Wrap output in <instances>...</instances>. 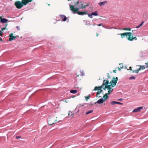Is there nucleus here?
<instances>
[{
	"label": "nucleus",
	"mask_w": 148,
	"mask_h": 148,
	"mask_svg": "<svg viewBox=\"0 0 148 148\" xmlns=\"http://www.w3.org/2000/svg\"><path fill=\"white\" fill-rule=\"evenodd\" d=\"M29 2H31L33 0H28Z\"/></svg>",
	"instance_id": "nucleus-41"
},
{
	"label": "nucleus",
	"mask_w": 148,
	"mask_h": 148,
	"mask_svg": "<svg viewBox=\"0 0 148 148\" xmlns=\"http://www.w3.org/2000/svg\"><path fill=\"white\" fill-rule=\"evenodd\" d=\"M16 137L17 139H19V138H21L20 136H16Z\"/></svg>",
	"instance_id": "nucleus-39"
},
{
	"label": "nucleus",
	"mask_w": 148,
	"mask_h": 148,
	"mask_svg": "<svg viewBox=\"0 0 148 148\" xmlns=\"http://www.w3.org/2000/svg\"><path fill=\"white\" fill-rule=\"evenodd\" d=\"M124 36H126V37L127 38V39L130 41H132L133 40V34L132 33L130 32H126L124 33L123 34Z\"/></svg>",
	"instance_id": "nucleus-5"
},
{
	"label": "nucleus",
	"mask_w": 148,
	"mask_h": 148,
	"mask_svg": "<svg viewBox=\"0 0 148 148\" xmlns=\"http://www.w3.org/2000/svg\"><path fill=\"white\" fill-rule=\"evenodd\" d=\"M96 25V24L95 23H94V24H93V25L94 26Z\"/></svg>",
	"instance_id": "nucleus-44"
},
{
	"label": "nucleus",
	"mask_w": 148,
	"mask_h": 148,
	"mask_svg": "<svg viewBox=\"0 0 148 148\" xmlns=\"http://www.w3.org/2000/svg\"><path fill=\"white\" fill-rule=\"evenodd\" d=\"M92 14L93 15L95 16H97L98 15V12L97 11L92 12Z\"/></svg>",
	"instance_id": "nucleus-16"
},
{
	"label": "nucleus",
	"mask_w": 148,
	"mask_h": 148,
	"mask_svg": "<svg viewBox=\"0 0 148 148\" xmlns=\"http://www.w3.org/2000/svg\"><path fill=\"white\" fill-rule=\"evenodd\" d=\"M121 68V69L122 68H123V65L122 64H119Z\"/></svg>",
	"instance_id": "nucleus-30"
},
{
	"label": "nucleus",
	"mask_w": 148,
	"mask_h": 148,
	"mask_svg": "<svg viewBox=\"0 0 148 148\" xmlns=\"http://www.w3.org/2000/svg\"><path fill=\"white\" fill-rule=\"evenodd\" d=\"M113 72L114 73H116V71L115 70H114L113 71Z\"/></svg>",
	"instance_id": "nucleus-43"
},
{
	"label": "nucleus",
	"mask_w": 148,
	"mask_h": 148,
	"mask_svg": "<svg viewBox=\"0 0 148 148\" xmlns=\"http://www.w3.org/2000/svg\"><path fill=\"white\" fill-rule=\"evenodd\" d=\"M97 88H103L104 90H106V88H107L108 90V93H107L108 95L110 94L113 90V89H112V88L110 87V86L109 85H108V84H102L100 87H97Z\"/></svg>",
	"instance_id": "nucleus-3"
},
{
	"label": "nucleus",
	"mask_w": 148,
	"mask_h": 148,
	"mask_svg": "<svg viewBox=\"0 0 148 148\" xmlns=\"http://www.w3.org/2000/svg\"><path fill=\"white\" fill-rule=\"evenodd\" d=\"M143 109V107H139L137 108L134 109L132 111L133 112H140Z\"/></svg>",
	"instance_id": "nucleus-10"
},
{
	"label": "nucleus",
	"mask_w": 148,
	"mask_h": 148,
	"mask_svg": "<svg viewBox=\"0 0 148 148\" xmlns=\"http://www.w3.org/2000/svg\"><path fill=\"white\" fill-rule=\"evenodd\" d=\"M97 25V26H102L103 27H104V26H103V25H102V24L101 23H100V24H98Z\"/></svg>",
	"instance_id": "nucleus-31"
},
{
	"label": "nucleus",
	"mask_w": 148,
	"mask_h": 148,
	"mask_svg": "<svg viewBox=\"0 0 148 148\" xmlns=\"http://www.w3.org/2000/svg\"><path fill=\"white\" fill-rule=\"evenodd\" d=\"M117 104H120V105H122V104H123V103H120V102H117Z\"/></svg>",
	"instance_id": "nucleus-36"
},
{
	"label": "nucleus",
	"mask_w": 148,
	"mask_h": 148,
	"mask_svg": "<svg viewBox=\"0 0 148 148\" xmlns=\"http://www.w3.org/2000/svg\"><path fill=\"white\" fill-rule=\"evenodd\" d=\"M144 23V21H142L141 22V23H140V25H139L138 26L136 27L135 28H136V29H137V28H139Z\"/></svg>",
	"instance_id": "nucleus-18"
},
{
	"label": "nucleus",
	"mask_w": 148,
	"mask_h": 148,
	"mask_svg": "<svg viewBox=\"0 0 148 148\" xmlns=\"http://www.w3.org/2000/svg\"><path fill=\"white\" fill-rule=\"evenodd\" d=\"M123 34H124V33H121V34H120V35H121V38H123V37H124V36H123Z\"/></svg>",
	"instance_id": "nucleus-33"
},
{
	"label": "nucleus",
	"mask_w": 148,
	"mask_h": 148,
	"mask_svg": "<svg viewBox=\"0 0 148 148\" xmlns=\"http://www.w3.org/2000/svg\"><path fill=\"white\" fill-rule=\"evenodd\" d=\"M52 78V77H50V78Z\"/></svg>",
	"instance_id": "nucleus-51"
},
{
	"label": "nucleus",
	"mask_w": 148,
	"mask_h": 148,
	"mask_svg": "<svg viewBox=\"0 0 148 148\" xmlns=\"http://www.w3.org/2000/svg\"><path fill=\"white\" fill-rule=\"evenodd\" d=\"M145 66H146V68H148V63L147 62L145 64Z\"/></svg>",
	"instance_id": "nucleus-34"
},
{
	"label": "nucleus",
	"mask_w": 148,
	"mask_h": 148,
	"mask_svg": "<svg viewBox=\"0 0 148 148\" xmlns=\"http://www.w3.org/2000/svg\"><path fill=\"white\" fill-rule=\"evenodd\" d=\"M90 97V96L88 95V96H85V98L86 99H89Z\"/></svg>",
	"instance_id": "nucleus-29"
},
{
	"label": "nucleus",
	"mask_w": 148,
	"mask_h": 148,
	"mask_svg": "<svg viewBox=\"0 0 148 148\" xmlns=\"http://www.w3.org/2000/svg\"><path fill=\"white\" fill-rule=\"evenodd\" d=\"M118 68L119 70L120 71L121 70V69H120V68H119L118 67Z\"/></svg>",
	"instance_id": "nucleus-46"
},
{
	"label": "nucleus",
	"mask_w": 148,
	"mask_h": 148,
	"mask_svg": "<svg viewBox=\"0 0 148 148\" xmlns=\"http://www.w3.org/2000/svg\"><path fill=\"white\" fill-rule=\"evenodd\" d=\"M16 28L18 30H20V27L18 26H17L16 27Z\"/></svg>",
	"instance_id": "nucleus-32"
},
{
	"label": "nucleus",
	"mask_w": 148,
	"mask_h": 148,
	"mask_svg": "<svg viewBox=\"0 0 148 148\" xmlns=\"http://www.w3.org/2000/svg\"><path fill=\"white\" fill-rule=\"evenodd\" d=\"M117 102L116 101H112L111 102V104L112 105H114L116 104H117Z\"/></svg>",
	"instance_id": "nucleus-23"
},
{
	"label": "nucleus",
	"mask_w": 148,
	"mask_h": 148,
	"mask_svg": "<svg viewBox=\"0 0 148 148\" xmlns=\"http://www.w3.org/2000/svg\"><path fill=\"white\" fill-rule=\"evenodd\" d=\"M48 5H49V6L50 5V4H49Z\"/></svg>",
	"instance_id": "nucleus-52"
},
{
	"label": "nucleus",
	"mask_w": 148,
	"mask_h": 148,
	"mask_svg": "<svg viewBox=\"0 0 148 148\" xmlns=\"http://www.w3.org/2000/svg\"><path fill=\"white\" fill-rule=\"evenodd\" d=\"M75 5L77 7L73 5H69L71 10L73 12L74 14H77L79 15H86L87 14L85 12H79V9H83L85 8L87 5H84L82 2H79V1L76 2L75 3Z\"/></svg>",
	"instance_id": "nucleus-1"
},
{
	"label": "nucleus",
	"mask_w": 148,
	"mask_h": 148,
	"mask_svg": "<svg viewBox=\"0 0 148 148\" xmlns=\"http://www.w3.org/2000/svg\"><path fill=\"white\" fill-rule=\"evenodd\" d=\"M111 84V85H109L110 86V87H113L116 85V84Z\"/></svg>",
	"instance_id": "nucleus-27"
},
{
	"label": "nucleus",
	"mask_w": 148,
	"mask_h": 148,
	"mask_svg": "<svg viewBox=\"0 0 148 148\" xmlns=\"http://www.w3.org/2000/svg\"><path fill=\"white\" fill-rule=\"evenodd\" d=\"M89 24V21H87L86 22V25H87V24Z\"/></svg>",
	"instance_id": "nucleus-37"
},
{
	"label": "nucleus",
	"mask_w": 148,
	"mask_h": 148,
	"mask_svg": "<svg viewBox=\"0 0 148 148\" xmlns=\"http://www.w3.org/2000/svg\"><path fill=\"white\" fill-rule=\"evenodd\" d=\"M135 79V77L134 76H132L130 77V79Z\"/></svg>",
	"instance_id": "nucleus-28"
},
{
	"label": "nucleus",
	"mask_w": 148,
	"mask_h": 148,
	"mask_svg": "<svg viewBox=\"0 0 148 148\" xmlns=\"http://www.w3.org/2000/svg\"><path fill=\"white\" fill-rule=\"evenodd\" d=\"M105 101L102 98H101L99 99L95 103V104H96V103H97L98 104H101L102 103H103V102Z\"/></svg>",
	"instance_id": "nucleus-12"
},
{
	"label": "nucleus",
	"mask_w": 148,
	"mask_h": 148,
	"mask_svg": "<svg viewBox=\"0 0 148 148\" xmlns=\"http://www.w3.org/2000/svg\"><path fill=\"white\" fill-rule=\"evenodd\" d=\"M121 30H125L127 31H130L131 30V29L130 28H123L121 29Z\"/></svg>",
	"instance_id": "nucleus-20"
},
{
	"label": "nucleus",
	"mask_w": 148,
	"mask_h": 148,
	"mask_svg": "<svg viewBox=\"0 0 148 148\" xmlns=\"http://www.w3.org/2000/svg\"><path fill=\"white\" fill-rule=\"evenodd\" d=\"M107 74L108 75L107 77H108L107 80H103V83H116L117 82L118 80V77L113 78V79L109 82L110 79H111V78L110 77L109 73H108Z\"/></svg>",
	"instance_id": "nucleus-4"
},
{
	"label": "nucleus",
	"mask_w": 148,
	"mask_h": 148,
	"mask_svg": "<svg viewBox=\"0 0 148 148\" xmlns=\"http://www.w3.org/2000/svg\"><path fill=\"white\" fill-rule=\"evenodd\" d=\"M8 21V20L5 18H2L1 16V23L3 24L5 23V24L3 25V27L1 28V36L2 35V34L3 33V30L6 29V27L8 25L7 22Z\"/></svg>",
	"instance_id": "nucleus-2"
},
{
	"label": "nucleus",
	"mask_w": 148,
	"mask_h": 148,
	"mask_svg": "<svg viewBox=\"0 0 148 148\" xmlns=\"http://www.w3.org/2000/svg\"><path fill=\"white\" fill-rule=\"evenodd\" d=\"M112 28H113L112 27H111V28H108V29H112Z\"/></svg>",
	"instance_id": "nucleus-47"
},
{
	"label": "nucleus",
	"mask_w": 148,
	"mask_h": 148,
	"mask_svg": "<svg viewBox=\"0 0 148 148\" xmlns=\"http://www.w3.org/2000/svg\"><path fill=\"white\" fill-rule=\"evenodd\" d=\"M75 88H79V87H78V86H77V85H75Z\"/></svg>",
	"instance_id": "nucleus-38"
},
{
	"label": "nucleus",
	"mask_w": 148,
	"mask_h": 148,
	"mask_svg": "<svg viewBox=\"0 0 148 148\" xmlns=\"http://www.w3.org/2000/svg\"><path fill=\"white\" fill-rule=\"evenodd\" d=\"M22 3L23 4V5H26L29 3V1L28 0H23L22 1Z\"/></svg>",
	"instance_id": "nucleus-14"
},
{
	"label": "nucleus",
	"mask_w": 148,
	"mask_h": 148,
	"mask_svg": "<svg viewBox=\"0 0 148 148\" xmlns=\"http://www.w3.org/2000/svg\"><path fill=\"white\" fill-rule=\"evenodd\" d=\"M122 100H123V99H121H121H119L118 100V101H122Z\"/></svg>",
	"instance_id": "nucleus-40"
},
{
	"label": "nucleus",
	"mask_w": 148,
	"mask_h": 148,
	"mask_svg": "<svg viewBox=\"0 0 148 148\" xmlns=\"http://www.w3.org/2000/svg\"><path fill=\"white\" fill-rule=\"evenodd\" d=\"M14 4L16 8L19 9H21L23 6V5L22 2L20 1H16Z\"/></svg>",
	"instance_id": "nucleus-7"
},
{
	"label": "nucleus",
	"mask_w": 148,
	"mask_h": 148,
	"mask_svg": "<svg viewBox=\"0 0 148 148\" xmlns=\"http://www.w3.org/2000/svg\"><path fill=\"white\" fill-rule=\"evenodd\" d=\"M134 39L135 40H137V38H136V37H133V40Z\"/></svg>",
	"instance_id": "nucleus-35"
},
{
	"label": "nucleus",
	"mask_w": 148,
	"mask_h": 148,
	"mask_svg": "<svg viewBox=\"0 0 148 148\" xmlns=\"http://www.w3.org/2000/svg\"><path fill=\"white\" fill-rule=\"evenodd\" d=\"M88 15L89 17L91 18H92L93 15L92 14V13L90 14H88Z\"/></svg>",
	"instance_id": "nucleus-25"
},
{
	"label": "nucleus",
	"mask_w": 148,
	"mask_h": 148,
	"mask_svg": "<svg viewBox=\"0 0 148 148\" xmlns=\"http://www.w3.org/2000/svg\"><path fill=\"white\" fill-rule=\"evenodd\" d=\"M59 16H60L61 18L62 19L61 21H65L67 20V18L65 15L62 14H60Z\"/></svg>",
	"instance_id": "nucleus-9"
},
{
	"label": "nucleus",
	"mask_w": 148,
	"mask_h": 148,
	"mask_svg": "<svg viewBox=\"0 0 148 148\" xmlns=\"http://www.w3.org/2000/svg\"><path fill=\"white\" fill-rule=\"evenodd\" d=\"M108 97V94L107 93L105 94L103 96V98L104 99H103L106 101Z\"/></svg>",
	"instance_id": "nucleus-15"
},
{
	"label": "nucleus",
	"mask_w": 148,
	"mask_h": 148,
	"mask_svg": "<svg viewBox=\"0 0 148 148\" xmlns=\"http://www.w3.org/2000/svg\"><path fill=\"white\" fill-rule=\"evenodd\" d=\"M93 111V110H90L88 111V112H87L86 113V114L87 115V114H90L91 113H92V112Z\"/></svg>",
	"instance_id": "nucleus-21"
},
{
	"label": "nucleus",
	"mask_w": 148,
	"mask_h": 148,
	"mask_svg": "<svg viewBox=\"0 0 148 148\" xmlns=\"http://www.w3.org/2000/svg\"><path fill=\"white\" fill-rule=\"evenodd\" d=\"M56 121L57 120L55 118L50 117H49V119L48 121V123L49 125H51L56 123Z\"/></svg>",
	"instance_id": "nucleus-6"
},
{
	"label": "nucleus",
	"mask_w": 148,
	"mask_h": 148,
	"mask_svg": "<svg viewBox=\"0 0 148 148\" xmlns=\"http://www.w3.org/2000/svg\"><path fill=\"white\" fill-rule=\"evenodd\" d=\"M92 105H93V104H92V103H91L90 104V105H91V106H92Z\"/></svg>",
	"instance_id": "nucleus-48"
},
{
	"label": "nucleus",
	"mask_w": 148,
	"mask_h": 148,
	"mask_svg": "<svg viewBox=\"0 0 148 148\" xmlns=\"http://www.w3.org/2000/svg\"><path fill=\"white\" fill-rule=\"evenodd\" d=\"M144 23V21H142L141 22V23H140V25H139L138 26L136 27L135 28H136V29H137V28H139Z\"/></svg>",
	"instance_id": "nucleus-17"
},
{
	"label": "nucleus",
	"mask_w": 148,
	"mask_h": 148,
	"mask_svg": "<svg viewBox=\"0 0 148 148\" xmlns=\"http://www.w3.org/2000/svg\"><path fill=\"white\" fill-rule=\"evenodd\" d=\"M100 87V86H95V87L94 90H98V91L97 93V97L98 96V95H99L102 92V90H101V89L102 88H96V87Z\"/></svg>",
	"instance_id": "nucleus-8"
},
{
	"label": "nucleus",
	"mask_w": 148,
	"mask_h": 148,
	"mask_svg": "<svg viewBox=\"0 0 148 148\" xmlns=\"http://www.w3.org/2000/svg\"><path fill=\"white\" fill-rule=\"evenodd\" d=\"M13 34L11 33L10 35V38H9V40L10 41H11L13 40H14L16 38V37L15 36H13Z\"/></svg>",
	"instance_id": "nucleus-11"
},
{
	"label": "nucleus",
	"mask_w": 148,
	"mask_h": 148,
	"mask_svg": "<svg viewBox=\"0 0 148 148\" xmlns=\"http://www.w3.org/2000/svg\"><path fill=\"white\" fill-rule=\"evenodd\" d=\"M73 114H71V115H73Z\"/></svg>",
	"instance_id": "nucleus-50"
},
{
	"label": "nucleus",
	"mask_w": 148,
	"mask_h": 148,
	"mask_svg": "<svg viewBox=\"0 0 148 148\" xmlns=\"http://www.w3.org/2000/svg\"><path fill=\"white\" fill-rule=\"evenodd\" d=\"M80 72L81 73V75L82 76H83L84 75V71H80Z\"/></svg>",
	"instance_id": "nucleus-24"
},
{
	"label": "nucleus",
	"mask_w": 148,
	"mask_h": 148,
	"mask_svg": "<svg viewBox=\"0 0 148 148\" xmlns=\"http://www.w3.org/2000/svg\"><path fill=\"white\" fill-rule=\"evenodd\" d=\"M70 92L71 93L73 94H75L77 93V90H71Z\"/></svg>",
	"instance_id": "nucleus-19"
},
{
	"label": "nucleus",
	"mask_w": 148,
	"mask_h": 148,
	"mask_svg": "<svg viewBox=\"0 0 148 148\" xmlns=\"http://www.w3.org/2000/svg\"><path fill=\"white\" fill-rule=\"evenodd\" d=\"M140 70V69H138L136 70H135L133 71V72H135L137 73H138L139 71Z\"/></svg>",
	"instance_id": "nucleus-22"
},
{
	"label": "nucleus",
	"mask_w": 148,
	"mask_h": 148,
	"mask_svg": "<svg viewBox=\"0 0 148 148\" xmlns=\"http://www.w3.org/2000/svg\"><path fill=\"white\" fill-rule=\"evenodd\" d=\"M2 39L1 38V41H2Z\"/></svg>",
	"instance_id": "nucleus-45"
},
{
	"label": "nucleus",
	"mask_w": 148,
	"mask_h": 148,
	"mask_svg": "<svg viewBox=\"0 0 148 148\" xmlns=\"http://www.w3.org/2000/svg\"><path fill=\"white\" fill-rule=\"evenodd\" d=\"M108 2L107 1H104L103 2H101L98 3V4L101 6H102L104 5L106 3Z\"/></svg>",
	"instance_id": "nucleus-13"
},
{
	"label": "nucleus",
	"mask_w": 148,
	"mask_h": 148,
	"mask_svg": "<svg viewBox=\"0 0 148 148\" xmlns=\"http://www.w3.org/2000/svg\"><path fill=\"white\" fill-rule=\"evenodd\" d=\"M145 67L144 66H140V68L139 69H140L143 70L145 69Z\"/></svg>",
	"instance_id": "nucleus-26"
},
{
	"label": "nucleus",
	"mask_w": 148,
	"mask_h": 148,
	"mask_svg": "<svg viewBox=\"0 0 148 148\" xmlns=\"http://www.w3.org/2000/svg\"><path fill=\"white\" fill-rule=\"evenodd\" d=\"M98 34H97V36H98Z\"/></svg>",
	"instance_id": "nucleus-49"
},
{
	"label": "nucleus",
	"mask_w": 148,
	"mask_h": 148,
	"mask_svg": "<svg viewBox=\"0 0 148 148\" xmlns=\"http://www.w3.org/2000/svg\"><path fill=\"white\" fill-rule=\"evenodd\" d=\"M70 112L72 113V112L71 111H69V114H68V115H69L70 114Z\"/></svg>",
	"instance_id": "nucleus-42"
}]
</instances>
